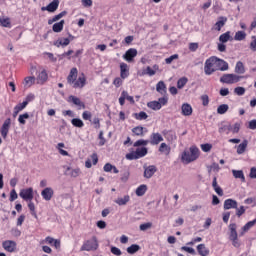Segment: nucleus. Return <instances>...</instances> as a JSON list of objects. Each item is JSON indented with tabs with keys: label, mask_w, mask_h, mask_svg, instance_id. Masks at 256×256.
Returning a JSON list of instances; mask_svg holds the SVG:
<instances>
[{
	"label": "nucleus",
	"mask_w": 256,
	"mask_h": 256,
	"mask_svg": "<svg viewBox=\"0 0 256 256\" xmlns=\"http://www.w3.org/2000/svg\"><path fill=\"white\" fill-rule=\"evenodd\" d=\"M180 159L184 165H189V163L197 161V159H199V148L192 146L189 150H184L180 156Z\"/></svg>",
	"instance_id": "1"
},
{
	"label": "nucleus",
	"mask_w": 256,
	"mask_h": 256,
	"mask_svg": "<svg viewBox=\"0 0 256 256\" xmlns=\"http://www.w3.org/2000/svg\"><path fill=\"white\" fill-rule=\"evenodd\" d=\"M217 63H218L217 57L212 56V57L208 58L204 64L205 75H213V73H215V71H218Z\"/></svg>",
	"instance_id": "2"
},
{
	"label": "nucleus",
	"mask_w": 256,
	"mask_h": 256,
	"mask_svg": "<svg viewBox=\"0 0 256 256\" xmlns=\"http://www.w3.org/2000/svg\"><path fill=\"white\" fill-rule=\"evenodd\" d=\"M147 153H149L147 147H139L136 149V151L126 154V159H128V161H135L137 159L145 157Z\"/></svg>",
	"instance_id": "3"
},
{
	"label": "nucleus",
	"mask_w": 256,
	"mask_h": 256,
	"mask_svg": "<svg viewBox=\"0 0 256 256\" xmlns=\"http://www.w3.org/2000/svg\"><path fill=\"white\" fill-rule=\"evenodd\" d=\"M245 76H239L237 74H224L220 78V83H226V85H233L235 83H239L241 79H245Z\"/></svg>",
	"instance_id": "4"
},
{
	"label": "nucleus",
	"mask_w": 256,
	"mask_h": 256,
	"mask_svg": "<svg viewBox=\"0 0 256 256\" xmlns=\"http://www.w3.org/2000/svg\"><path fill=\"white\" fill-rule=\"evenodd\" d=\"M169 101V98L167 96L161 97L158 99V101H151L147 103V107L149 109H152L153 111H159L161 107L165 106Z\"/></svg>",
	"instance_id": "5"
},
{
	"label": "nucleus",
	"mask_w": 256,
	"mask_h": 256,
	"mask_svg": "<svg viewBox=\"0 0 256 256\" xmlns=\"http://www.w3.org/2000/svg\"><path fill=\"white\" fill-rule=\"evenodd\" d=\"M98 247L99 244H97V239L92 238L83 243V245L80 248V251H96Z\"/></svg>",
	"instance_id": "6"
},
{
	"label": "nucleus",
	"mask_w": 256,
	"mask_h": 256,
	"mask_svg": "<svg viewBox=\"0 0 256 256\" xmlns=\"http://www.w3.org/2000/svg\"><path fill=\"white\" fill-rule=\"evenodd\" d=\"M48 79L49 75L47 74V70H45V68H40L36 77V83L38 85H45Z\"/></svg>",
	"instance_id": "7"
},
{
	"label": "nucleus",
	"mask_w": 256,
	"mask_h": 256,
	"mask_svg": "<svg viewBox=\"0 0 256 256\" xmlns=\"http://www.w3.org/2000/svg\"><path fill=\"white\" fill-rule=\"evenodd\" d=\"M2 247L8 253H15V251H17V242L13 240H6L2 243Z\"/></svg>",
	"instance_id": "8"
},
{
	"label": "nucleus",
	"mask_w": 256,
	"mask_h": 256,
	"mask_svg": "<svg viewBox=\"0 0 256 256\" xmlns=\"http://www.w3.org/2000/svg\"><path fill=\"white\" fill-rule=\"evenodd\" d=\"M64 169V175H66L67 177H72L73 179H76V177H79V175H81L80 168H71L69 166H65Z\"/></svg>",
	"instance_id": "9"
},
{
	"label": "nucleus",
	"mask_w": 256,
	"mask_h": 256,
	"mask_svg": "<svg viewBox=\"0 0 256 256\" xmlns=\"http://www.w3.org/2000/svg\"><path fill=\"white\" fill-rule=\"evenodd\" d=\"M85 85H87V78H85V74H82L71 84V87H73V89H83Z\"/></svg>",
	"instance_id": "10"
},
{
	"label": "nucleus",
	"mask_w": 256,
	"mask_h": 256,
	"mask_svg": "<svg viewBox=\"0 0 256 256\" xmlns=\"http://www.w3.org/2000/svg\"><path fill=\"white\" fill-rule=\"evenodd\" d=\"M9 129H11V118H7L1 127L0 133L3 139H7V135H9Z\"/></svg>",
	"instance_id": "11"
},
{
	"label": "nucleus",
	"mask_w": 256,
	"mask_h": 256,
	"mask_svg": "<svg viewBox=\"0 0 256 256\" xmlns=\"http://www.w3.org/2000/svg\"><path fill=\"white\" fill-rule=\"evenodd\" d=\"M53 195H55V191L51 187H46L41 191V197L44 201H51V199H53Z\"/></svg>",
	"instance_id": "12"
},
{
	"label": "nucleus",
	"mask_w": 256,
	"mask_h": 256,
	"mask_svg": "<svg viewBox=\"0 0 256 256\" xmlns=\"http://www.w3.org/2000/svg\"><path fill=\"white\" fill-rule=\"evenodd\" d=\"M75 37L73 35H69V38H60L54 42L55 47H67L71 41H73Z\"/></svg>",
	"instance_id": "13"
},
{
	"label": "nucleus",
	"mask_w": 256,
	"mask_h": 256,
	"mask_svg": "<svg viewBox=\"0 0 256 256\" xmlns=\"http://www.w3.org/2000/svg\"><path fill=\"white\" fill-rule=\"evenodd\" d=\"M19 195L24 201H33V188L23 189Z\"/></svg>",
	"instance_id": "14"
},
{
	"label": "nucleus",
	"mask_w": 256,
	"mask_h": 256,
	"mask_svg": "<svg viewBox=\"0 0 256 256\" xmlns=\"http://www.w3.org/2000/svg\"><path fill=\"white\" fill-rule=\"evenodd\" d=\"M137 57V49L135 48H130L126 51V53L123 55V59L127 61L128 63H131L133 59Z\"/></svg>",
	"instance_id": "15"
},
{
	"label": "nucleus",
	"mask_w": 256,
	"mask_h": 256,
	"mask_svg": "<svg viewBox=\"0 0 256 256\" xmlns=\"http://www.w3.org/2000/svg\"><path fill=\"white\" fill-rule=\"evenodd\" d=\"M155 173H157V167H155V165H150L147 167L144 166V177L146 179H151Z\"/></svg>",
	"instance_id": "16"
},
{
	"label": "nucleus",
	"mask_w": 256,
	"mask_h": 256,
	"mask_svg": "<svg viewBox=\"0 0 256 256\" xmlns=\"http://www.w3.org/2000/svg\"><path fill=\"white\" fill-rule=\"evenodd\" d=\"M42 243H48V245L55 247V249H61V241L51 236L46 237L45 240L42 241Z\"/></svg>",
	"instance_id": "17"
},
{
	"label": "nucleus",
	"mask_w": 256,
	"mask_h": 256,
	"mask_svg": "<svg viewBox=\"0 0 256 256\" xmlns=\"http://www.w3.org/2000/svg\"><path fill=\"white\" fill-rule=\"evenodd\" d=\"M56 9H59V0H53L46 7H42V11H48L49 13H55Z\"/></svg>",
	"instance_id": "18"
},
{
	"label": "nucleus",
	"mask_w": 256,
	"mask_h": 256,
	"mask_svg": "<svg viewBox=\"0 0 256 256\" xmlns=\"http://www.w3.org/2000/svg\"><path fill=\"white\" fill-rule=\"evenodd\" d=\"M163 141V136L161 134L157 133H152L150 135V140L149 143L151 145H159Z\"/></svg>",
	"instance_id": "19"
},
{
	"label": "nucleus",
	"mask_w": 256,
	"mask_h": 256,
	"mask_svg": "<svg viewBox=\"0 0 256 256\" xmlns=\"http://www.w3.org/2000/svg\"><path fill=\"white\" fill-rule=\"evenodd\" d=\"M149 130L143 126H136L132 129V133L136 135L137 137H145L146 133H148Z\"/></svg>",
	"instance_id": "20"
},
{
	"label": "nucleus",
	"mask_w": 256,
	"mask_h": 256,
	"mask_svg": "<svg viewBox=\"0 0 256 256\" xmlns=\"http://www.w3.org/2000/svg\"><path fill=\"white\" fill-rule=\"evenodd\" d=\"M120 76L121 79H127L129 77V65L127 63H120Z\"/></svg>",
	"instance_id": "21"
},
{
	"label": "nucleus",
	"mask_w": 256,
	"mask_h": 256,
	"mask_svg": "<svg viewBox=\"0 0 256 256\" xmlns=\"http://www.w3.org/2000/svg\"><path fill=\"white\" fill-rule=\"evenodd\" d=\"M229 230H230V235H229L230 241H235V239H238L239 235L237 234V224L231 223L229 225Z\"/></svg>",
	"instance_id": "22"
},
{
	"label": "nucleus",
	"mask_w": 256,
	"mask_h": 256,
	"mask_svg": "<svg viewBox=\"0 0 256 256\" xmlns=\"http://www.w3.org/2000/svg\"><path fill=\"white\" fill-rule=\"evenodd\" d=\"M237 207H238V204H237L236 200H233V199L229 198V199H226L224 201V209H225V211H227L229 209H237Z\"/></svg>",
	"instance_id": "23"
},
{
	"label": "nucleus",
	"mask_w": 256,
	"mask_h": 256,
	"mask_svg": "<svg viewBox=\"0 0 256 256\" xmlns=\"http://www.w3.org/2000/svg\"><path fill=\"white\" fill-rule=\"evenodd\" d=\"M78 73L79 72H78L77 68H72L70 70V73H69L68 77H67V83L70 84V85L74 84L75 80L77 79Z\"/></svg>",
	"instance_id": "24"
},
{
	"label": "nucleus",
	"mask_w": 256,
	"mask_h": 256,
	"mask_svg": "<svg viewBox=\"0 0 256 256\" xmlns=\"http://www.w3.org/2000/svg\"><path fill=\"white\" fill-rule=\"evenodd\" d=\"M256 224V218L252 221H249L248 223H246L243 227H242V231L240 232V237H243V235H245V233H247V231H249L250 229H252V227H255Z\"/></svg>",
	"instance_id": "25"
},
{
	"label": "nucleus",
	"mask_w": 256,
	"mask_h": 256,
	"mask_svg": "<svg viewBox=\"0 0 256 256\" xmlns=\"http://www.w3.org/2000/svg\"><path fill=\"white\" fill-rule=\"evenodd\" d=\"M156 91L160 93V95H166L167 94V85H165V82L159 81L156 84Z\"/></svg>",
	"instance_id": "26"
},
{
	"label": "nucleus",
	"mask_w": 256,
	"mask_h": 256,
	"mask_svg": "<svg viewBox=\"0 0 256 256\" xmlns=\"http://www.w3.org/2000/svg\"><path fill=\"white\" fill-rule=\"evenodd\" d=\"M129 201H131V197L129 195H125L124 197H118L116 200H114V203L121 207L123 205H127Z\"/></svg>",
	"instance_id": "27"
},
{
	"label": "nucleus",
	"mask_w": 256,
	"mask_h": 256,
	"mask_svg": "<svg viewBox=\"0 0 256 256\" xmlns=\"http://www.w3.org/2000/svg\"><path fill=\"white\" fill-rule=\"evenodd\" d=\"M68 100L77 107H82V109H85V104L77 96H69Z\"/></svg>",
	"instance_id": "28"
},
{
	"label": "nucleus",
	"mask_w": 256,
	"mask_h": 256,
	"mask_svg": "<svg viewBox=\"0 0 256 256\" xmlns=\"http://www.w3.org/2000/svg\"><path fill=\"white\" fill-rule=\"evenodd\" d=\"M193 114V108L191 107L190 104H183L182 105V115H184L185 117H189V115Z\"/></svg>",
	"instance_id": "29"
},
{
	"label": "nucleus",
	"mask_w": 256,
	"mask_h": 256,
	"mask_svg": "<svg viewBox=\"0 0 256 256\" xmlns=\"http://www.w3.org/2000/svg\"><path fill=\"white\" fill-rule=\"evenodd\" d=\"M217 69L218 71H229V63L218 58Z\"/></svg>",
	"instance_id": "30"
},
{
	"label": "nucleus",
	"mask_w": 256,
	"mask_h": 256,
	"mask_svg": "<svg viewBox=\"0 0 256 256\" xmlns=\"http://www.w3.org/2000/svg\"><path fill=\"white\" fill-rule=\"evenodd\" d=\"M63 27H65V20H61L60 22L53 24L52 31H54V33H61V31H63Z\"/></svg>",
	"instance_id": "31"
},
{
	"label": "nucleus",
	"mask_w": 256,
	"mask_h": 256,
	"mask_svg": "<svg viewBox=\"0 0 256 256\" xmlns=\"http://www.w3.org/2000/svg\"><path fill=\"white\" fill-rule=\"evenodd\" d=\"M225 23H227V17H219L218 21L215 23V30L219 31L222 27H225Z\"/></svg>",
	"instance_id": "32"
},
{
	"label": "nucleus",
	"mask_w": 256,
	"mask_h": 256,
	"mask_svg": "<svg viewBox=\"0 0 256 256\" xmlns=\"http://www.w3.org/2000/svg\"><path fill=\"white\" fill-rule=\"evenodd\" d=\"M234 71H235V73H237V75L245 74V65L243 64V62L238 61L236 63Z\"/></svg>",
	"instance_id": "33"
},
{
	"label": "nucleus",
	"mask_w": 256,
	"mask_h": 256,
	"mask_svg": "<svg viewBox=\"0 0 256 256\" xmlns=\"http://www.w3.org/2000/svg\"><path fill=\"white\" fill-rule=\"evenodd\" d=\"M159 152L163 153L164 155H169L171 153V147H169L167 143L163 142L160 144Z\"/></svg>",
	"instance_id": "34"
},
{
	"label": "nucleus",
	"mask_w": 256,
	"mask_h": 256,
	"mask_svg": "<svg viewBox=\"0 0 256 256\" xmlns=\"http://www.w3.org/2000/svg\"><path fill=\"white\" fill-rule=\"evenodd\" d=\"M232 174L235 179H241V182L245 183V174L242 170H232Z\"/></svg>",
	"instance_id": "35"
},
{
	"label": "nucleus",
	"mask_w": 256,
	"mask_h": 256,
	"mask_svg": "<svg viewBox=\"0 0 256 256\" xmlns=\"http://www.w3.org/2000/svg\"><path fill=\"white\" fill-rule=\"evenodd\" d=\"M248 143L249 142L247 140H244L241 144L238 145V147H237L238 155H243V153H245V151L247 150Z\"/></svg>",
	"instance_id": "36"
},
{
	"label": "nucleus",
	"mask_w": 256,
	"mask_h": 256,
	"mask_svg": "<svg viewBox=\"0 0 256 256\" xmlns=\"http://www.w3.org/2000/svg\"><path fill=\"white\" fill-rule=\"evenodd\" d=\"M197 251L199 253V255L201 256H207L209 255V249H207V247L205 246V244H199L197 246Z\"/></svg>",
	"instance_id": "37"
},
{
	"label": "nucleus",
	"mask_w": 256,
	"mask_h": 256,
	"mask_svg": "<svg viewBox=\"0 0 256 256\" xmlns=\"http://www.w3.org/2000/svg\"><path fill=\"white\" fill-rule=\"evenodd\" d=\"M147 193V185L142 184L136 189V195L137 197H143Z\"/></svg>",
	"instance_id": "38"
},
{
	"label": "nucleus",
	"mask_w": 256,
	"mask_h": 256,
	"mask_svg": "<svg viewBox=\"0 0 256 256\" xmlns=\"http://www.w3.org/2000/svg\"><path fill=\"white\" fill-rule=\"evenodd\" d=\"M141 249V246H139L138 244H132L130 247H128L126 249L127 253H129V255H135V253H137V251H139Z\"/></svg>",
	"instance_id": "39"
},
{
	"label": "nucleus",
	"mask_w": 256,
	"mask_h": 256,
	"mask_svg": "<svg viewBox=\"0 0 256 256\" xmlns=\"http://www.w3.org/2000/svg\"><path fill=\"white\" fill-rule=\"evenodd\" d=\"M247 33L245 31H238L235 33L234 40L235 41H244L246 39Z\"/></svg>",
	"instance_id": "40"
},
{
	"label": "nucleus",
	"mask_w": 256,
	"mask_h": 256,
	"mask_svg": "<svg viewBox=\"0 0 256 256\" xmlns=\"http://www.w3.org/2000/svg\"><path fill=\"white\" fill-rule=\"evenodd\" d=\"M228 111H229V105L227 104H221L217 108L218 115H225V113H227Z\"/></svg>",
	"instance_id": "41"
},
{
	"label": "nucleus",
	"mask_w": 256,
	"mask_h": 256,
	"mask_svg": "<svg viewBox=\"0 0 256 256\" xmlns=\"http://www.w3.org/2000/svg\"><path fill=\"white\" fill-rule=\"evenodd\" d=\"M133 116L135 117V119H137V121H145V119H147L149 117V115H147L143 111H141L139 113H134Z\"/></svg>",
	"instance_id": "42"
},
{
	"label": "nucleus",
	"mask_w": 256,
	"mask_h": 256,
	"mask_svg": "<svg viewBox=\"0 0 256 256\" xmlns=\"http://www.w3.org/2000/svg\"><path fill=\"white\" fill-rule=\"evenodd\" d=\"M229 39H231V32L229 31L219 36L220 43H227Z\"/></svg>",
	"instance_id": "43"
},
{
	"label": "nucleus",
	"mask_w": 256,
	"mask_h": 256,
	"mask_svg": "<svg viewBox=\"0 0 256 256\" xmlns=\"http://www.w3.org/2000/svg\"><path fill=\"white\" fill-rule=\"evenodd\" d=\"M71 123H72L73 127L81 128V127L85 126V123H83V120H81L79 118H73L71 120Z\"/></svg>",
	"instance_id": "44"
},
{
	"label": "nucleus",
	"mask_w": 256,
	"mask_h": 256,
	"mask_svg": "<svg viewBox=\"0 0 256 256\" xmlns=\"http://www.w3.org/2000/svg\"><path fill=\"white\" fill-rule=\"evenodd\" d=\"M35 81H37L35 76H28L24 79V83L28 87H31V85H35Z\"/></svg>",
	"instance_id": "45"
},
{
	"label": "nucleus",
	"mask_w": 256,
	"mask_h": 256,
	"mask_svg": "<svg viewBox=\"0 0 256 256\" xmlns=\"http://www.w3.org/2000/svg\"><path fill=\"white\" fill-rule=\"evenodd\" d=\"M189 81V79H187V77H182L177 81V87L179 89H183V87H185L187 85V82Z\"/></svg>",
	"instance_id": "46"
},
{
	"label": "nucleus",
	"mask_w": 256,
	"mask_h": 256,
	"mask_svg": "<svg viewBox=\"0 0 256 256\" xmlns=\"http://www.w3.org/2000/svg\"><path fill=\"white\" fill-rule=\"evenodd\" d=\"M147 145H149V140L140 139L134 143V147H138V148L139 147H147Z\"/></svg>",
	"instance_id": "47"
},
{
	"label": "nucleus",
	"mask_w": 256,
	"mask_h": 256,
	"mask_svg": "<svg viewBox=\"0 0 256 256\" xmlns=\"http://www.w3.org/2000/svg\"><path fill=\"white\" fill-rule=\"evenodd\" d=\"M155 73H157V71H155L150 66L146 67V69L142 71V75H149V77H153Z\"/></svg>",
	"instance_id": "48"
},
{
	"label": "nucleus",
	"mask_w": 256,
	"mask_h": 256,
	"mask_svg": "<svg viewBox=\"0 0 256 256\" xmlns=\"http://www.w3.org/2000/svg\"><path fill=\"white\" fill-rule=\"evenodd\" d=\"M26 119H29V113L21 114L18 117V123H20V125H25V123H27Z\"/></svg>",
	"instance_id": "49"
},
{
	"label": "nucleus",
	"mask_w": 256,
	"mask_h": 256,
	"mask_svg": "<svg viewBox=\"0 0 256 256\" xmlns=\"http://www.w3.org/2000/svg\"><path fill=\"white\" fill-rule=\"evenodd\" d=\"M122 95L126 101H129V103H132V105L135 103V99L133 96H129V93L127 91H122Z\"/></svg>",
	"instance_id": "50"
},
{
	"label": "nucleus",
	"mask_w": 256,
	"mask_h": 256,
	"mask_svg": "<svg viewBox=\"0 0 256 256\" xmlns=\"http://www.w3.org/2000/svg\"><path fill=\"white\" fill-rule=\"evenodd\" d=\"M177 59H179V54H173L172 56L165 59V63L167 65H171L173 63V61H175Z\"/></svg>",
	"instance_id": "51"
},
{
	"label": "nucleus",
	"mask_w": 256,
	"mask_h": 256,
	"mask_svg": "<svg viewBox=\"0 0 256 256\" xmlns=\"http://www.w3.org/2000/svg\"><path fill=\"white\" fill-rule=\"evenodd\" d=\"M152 227H153V223L147 222V223L141 224L139 226V229L140 231H148V229H151Z\"/></svg>",
	"instance_id": "52"
},
{
	"label": "nucleus",
	"mask_w": 256,
	"mask_h": 256,
	"mask_svg": "<svg viewBox=\"0 0 256 256\" xmlns=\"http://www.w3.org/2000/svg\"><path fill=\"white\" fill-rule=\"evenodd\" d=\"M29 203H28V209L31 211L32 215L34 217H37V212H35V203H33L32 200H28Z\"/></svg>",
	"instance_id": "53"
},
{
	"label": "nucleus",
	"mask_w": 256,
	"mask_h": 256,
	"mask_svg": "<svg viewBox=\"0 0 256 256\" xmlns=\"http://www.w3.org/2000/svg\"><path fill=\"white\" fill-rule=\"evenodd\" d=\"M2 27H11V20L9 18H0Z\"/></svg>",
	"instance_id": "54"
},
{
	"label": "nucleus",
	"mask_w": 256,
	"mask_h": 256,
	"mask_svg": "<svg viewBox=\"0 0 256 256\" xmlns=\"http://www.w3.org/2000/svg\"><path fill=\"white\" fill-rule=\"evenodd\" d=\"M166 139L168 141H175V139H177V135L175 134V132L169 131L166 133Z\"/></svg>",
	"instance_id": "55"
},
{
	"label": "nucleus",
	"mask_w": 256,
	"mask_h": 256,
	"mask_svg": "<svg viewBox=\"0 0 256 256\" xmlns=\"http://www.w3.org/2000/svg\"><path fill=\"white\" fill-rule=\"evenodd\" d=\"M27 105H28V102H27V101H24V102H22V103H20V104H17V105L14 107V109H16L17 111L21 112V111H23V109H25V107H27Z\"/></svg>",
	"instance_id": "56"
},
{
	"label": "nucleus",
	"mask_w": 256,
	"mask_h": 256,
	"mask_svg": "<svg viewBox=\"0 0 256 256\" xmlns=\"http://www.w3.org/2000/svg\"><path fill=\"white\" fill-rule=\"evenodd\" d=\"M201 149L204 151V153H209L211 149H213V145L207 143V144H201Z\"/></svg>",
	"instance_id": "57"
},
{
	"label": "nucleus",
	"mask_w": 256,
	"mask_h": 256,
	"mask_svg": "<svg viewBox=\"0 0 256 256\" xmlns=\"http://www.w3.org/2000/svg\"><path fill=\"white\" fill-rule=\"evenodd\" d=\"M234 93L241 97L242 95H245V88L244 87H236L234 89Z\"/></svg>",
	"instance_id": "58"
},
{
	"label": "nucleus",
	"mask_w": 256,
	"mask_h": 256,
	"mask_svg": "<svg viewBox=\"0 0 256 256\" xmlns=\"http://www.w3.org/2000/svg\"><path fill=\"white\" fill-rule=\"evenodd\" d=\"M235 209H236L237 217H241V215H244V213H245V206H240V207L237 206V208H235Z\"/></svg>",
	"instance_id": "59"
},
{
	"label": "nucleus",
	"mask_w": 256,
	"mask_h": 256,
	"mask_svg": "<svg viewBox=\"0 0 256 256\" xmlns=\"http://www.w3.org/2000/svg\"><path fill=\"white\" fill-rule=\"evenodd\" d=\"M202 105L204 107H207L209 105V96L207 94H204L201 96Z\"/></svg>",
	"instance_id": "60"
},
{
	"label": "nucleus",
	"mask_w": 256,
	"mask_h": 256,
	"mask_svg": "<svg viewBox=\"0 0 256 256\" xmlns=\"http://www.w3.org/2000/svg\"><path fill=\"white\" fill-rule=\"evenodd\" d=\"M111 253L113 255H116V256H121L122 255L121 249H119V248H117L115 246L111 247Z\"/></svg>",
	"instance_id": "61"
},
{
	"label": "nucleus",
	"mask_w": 256,
	"mask_h": 256,
	"mask_svg": "<svg viewBox=\"0 0 256 256\" xmlns=\"http://www.w3.org/2000/svg\"><path fill=\"white\" fill-rule=\"evenodd\" d=\"M252 41L250 42L251 51L256 52V36L251 37Z\"/></svg>",
	"instance_id": "62"
},
{
	"label": "nucleus",
	"mask_w": 256,
	"mask_h": 256,
	"mask_svg": "<svg viewBox=\"0 0 256 256\" xmlns=\"http://www.w3.org/2000/svg\"><path fill=\"white\" fill-rule=\"evenodd\" d=\"M248 128L251 129L252 131H255L256 129V119L251 120L248 124Z\"/></svg>",
	"instance_id": "63"
},
{
	"label": "nucleus",
	"mask_w": 256,
	"mask_h": 256,
	"mask_svg": "<svg viewBox=\"0 0 256 256\" xmlns=\"http://www.w3.org/2000/svg\"><path fill=\"white\" fill-rule=\"evenodd\" d=\"M249 177H250V179H256V167H252L250 169Z\"/></svg>",
	"instance_id": "64"
}]
</instances>
